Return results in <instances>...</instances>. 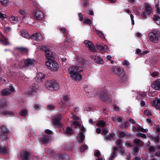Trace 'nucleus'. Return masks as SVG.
I'll list each match as a JSON object with an SVG mask.
<instances>
[{"instance_id":"nucleus-2","label":"nucleus","mask_w":160,"mask_h":160,"mask_svg":"<svg viewBox=\"0 0 160 160\" xmlns=\"http://www.w3.org/2000/svg\"><path fill=\"white\" fill-rule=\"evenodd\" d=\"M149 38L154 43H156L160 38V32L157 29H155L149 33Z\"/></svg>"},{"instance_id":"nucleus-20","label":"nucleus","mask_w":160,"mask_h":160,"mask_svg":"<svg viewBox=\"0 0 160 160\" xmlns=\"http://www.w3.org/2000/svg\"><path fill=\"white\" fill-rule=\"evenodd\" d=\"M22 159L23 160H28L30 158L29 154L25 152H22L20 155Z\"/></svg>"},{"instance_id":"nucleus-33","label":"nucleus","mask_w":160,"mask_h":160,"mask_svg":"<svg viewBox=\"0 0 160 160\" xmlns=\"http://www.w3.org/2000/svg\"><path fill=\"white\" fill-rule=\"evenodd\" d=\"M21 34L22 37L27 38H31L28 34L24 31H22L21 32Z\"/></svg>"},{"instance_id":"nucleus-47","label":"nucleus","mask_w":160,"mask_h":160,"mask_svg":"<svg viewBox=\"0 0 160 160\" xmlns=\"http://www.w3.org/2000/svg\"><path fill=\"white\" fill-rule=\"evenodd\" d=\"M94 156L95 157H99L100 156V153L99 151H96L94 153Z\"/></svg>"},{"instance_id":"nucleus-49","label":"nucleus","mask_w":160,"mask_h":160,"mask_svg":"<svg viewBox=\"0 0 160 160\" xmlns=\"http://www.w3.org/2000/svg\"><path fill=\"white\" fill-rule=\"evenodd\" d=\"M98 34L102 38L104 37L103 34L101 32L99 31H97Z\"/></svg>"},{"instance_id":"nucleus-15","label":"nucleus","mask_w":160,"mask_h":160,"mask_svg":"<svg viewBox=\"0 0 160 160\" xmlns=\"http://www.w3.org/2000/svg\"><path fill=\"white\" fill-rule=\"evenodd\" d=\"M25 66L29 65H34L36 63V61L33 59H28L25 60L24 62Z\"/></svg>"},{"instance_id":"nucleus-11","label":"nucleus","mask_w":160,"mask_h":160,"mask_svg":"<svg viewBox=\"0 0 160 160\" xmlns=\"http://www.w3.org/2000/svg\"><path fill=\"white\" fill-rule=\"evenodd\" d=\"M45 75L41 72L38 73L36 77V81L38 82H43L44 79Z\"/></svg>"},{"instance_id":"nucleus-59","label":"nucleus","mask_w":160,"mask_h":160,"mask_svg":"<svg viewBox=\"0 0 160 160\" xmlns=\"http://www.w3.org/2000/svg\"><path fill=\"white\" fill-rule=\"evenodd\" d=\"M117 148H114V152L112 154V155H111L112 158H113L114 157V156L115 155V153H116V151H117Z\"/></svg>"},{"instance_id":"nucleus-48","label":"nucleus","mask_w":160,"mask_h":160,"mask_svg":"<svg viewBox=\"0 0 160 160\" xmlns=\"http://www.w3.org/2000/svg\"><path fill=\"white\" fill-rule=\"evenodd\" d=\"M83 22L85 23L90 24L91 23V20L89 19H86L84 20Z\"/></svg>"},{"instance_id":"nucleus-46","label":"nucleus","mask_w":160,"mask_h":160,"mask_svg":"<svg viewBox=\"0 0 160 160\" xmlns=\"http://www.w3.org/2000/svg\"><path fill=\"white\" fill-rule=\"evenodd\" d=\"M88 146L87 145L82 146L81 148V151H84L87 149Z\"/></svg>"},{"instance_id":"nucleus-25","label":"nucleus","mask_w":160,"mask_h":160,"mask_svg":"<svg viewBox=\"0 0 160 160\" xmlns=\"http://www.w3.org/2000/svg\"><path fill=\"white\" fill-rule=\"evenodd\" d=\"M10 22L12 23H18V18L12 15L9 18Z\"/></svg>"},{"instance_id":"nucleus-45","label":"nucleus","mask_w":160,"mask_h":160,"mask_svg":"<svg viewBox=\"0 0 160 160\" xmlns=\"http://www.w3.org/2000/svg\"><path fill=\"white\" fill-rule=\"evenodd\" d=\"M139 150L138 147H136L133 150V152L132 153V154H135L139 152Z\"/></svg>"},{"instance_id":"nucleus-32","label":"nucleus","mask_w":160,"mask_h":160,"mask_svg":"<svg viewBox=\"0 0 160 160\" xmlns=\"http://www.w3.org/2000/svg\"><path fill=\"white\" fill-rule=\"evenodd\" d=\"M7 106V104L4 99H2L0 101V108H2Z\"/></svg>"},{"instance_id":"nucleus-28","label":"nucleus","mask_w":160,"mask_h":160,"mask_svg":"<svg viewBox=\"0 0 160 160\" xmlns=\"http://www.w3.org/2000/svg\"><path fill=\"white\" fill-rule=\"evenodd\" d=\"M95 62L99 64L102 63L103 61L102 58L99 56H96L94 58Z\"/></svg>"},{"instance_id":"nucleus-54","label":"nucleus","mask_w":160,"mask_h":160,"mask_svg":"<svg viewBox=\"0 0 160 160\" xmlns=\"http://www.w3.org/2000/svg\"><path fill=\"white\" fill-rule=\"evenodd\" d=\"M45 133L46 134L49 135L52 133V132L50 130H49L47 129L45 130Z\"/></svg>"},{"instance_id":"nucleus-22","label":"nucleus","mask_w":160,"mask_h":160,"mask_svg":"<svg viewBox=\"0 0 160 160\" xmlns=\"http://www.w3.org/2000/svg\"><path fill=\"white\" fill-rule=\"evenodd\" d=\"M132 129L134 131H140L142 132H147L148 131L147 129H144L142 127H141L139 126H138L137 127L133 126L132 128Z\"/></svg>"},{"instance_id":"nucleus-42","label":"nucleus","mask_w":160,"mask_h":160,"mask_svg":"<svg viewBox=\"0 0 160 160\" xmlns=\"http://www.w3.org/2000/svg\"><path fill=\"white\" fill-rule=\"evenodd\" d=\"M119 135L121 137H125L126 135V132L123 131L121 132H119Z\"/></svg>"},{"instance_id":"nucleus-27","label":"nucleus","mask_w":160,"mask_h":160,"mask_svg":"<svg viewBox=\"0 0 160 160\" xmlns=\"http://www.w3.org/2000/svg\"><path fill=\"white\" fill-rule=\"evenodd\" d=\"M1 42L5 45H8L10 44L7 38L3 37L0 40Z\"/></svg>"},{"instance_id":"nucleus-13","label":"nucleus","mask_w":160,"mask_h":160,"mask_svg":"<svg viewBox=\"0 0 160 160\" xmlns=\"http://www.w3.org/2000/svg\"><path fill=\"white\" fill-rule=\"evenodd\" d=\"M30 38L36 41H41L43 40L42 36L40 33H35L30 37Z\"/></svg>"},{"instance_id":"nucleus-51","label":"nucleus","mask_w":160,"mask_h":160,"mask_svg":"<svg viewBox=\"0 0 160 160\" xmlns=\"http://www.w3.org/2000/svg\"><path fill=\"white\" fill-rule=\"evenodd\" d=\"M0 2L2 4L5 5L7 3V0H0Z\"/></svg>"},{"instance_id":"nucleus-57","label":"nucleus","mask_w":160,"mask_h":160,"mask_svg":"<svg viewBox=\"0 0 160 160\" xmlns=\"http://www.w3.org/2000/svg\"><path fill=\"white\" fill-rule=\"evenodd\" d=\"M155 129L158 132H160V128L159 126H156L154 127Z\"/></svg>"},{"instance_id":"nucleus-31","label":"nucleus","mask_w":160,"mask_h":160,"mask_svg":"<svg viewBox=\"0 0 160 160\" xmlns=\"http://www.w3.org/2000/svg\"><path fill=\"white\" fill-rule=\"evenodd\" d=\"M84 90L87 93H88L92 91H94V89L91 86H87L84 88Z\"/></svg>"},{"instance_id":"nucleus-30","label":"nucleus","mask_w":160,"mask_h":160,"mask_svg":"<svg viewBox=\"0 0 160 160\" xmlns=\"http://www.w3.org/2000/svg\"><path fill=\"white\" fill-rule=\"evenodd\" d=\"M153 19L157 24H160V18L158 16L156 15H154L153 17Z\"/></svg>"},{"instance_id":"nucleus-9","label":"nucleus","mask_w":160,"mask_h":160,"mask_svg":"<svg viewBox=\"0 0 160 160\" xmlns=\"http://www.w3.org/2000/svg\"><path fill=\"white\" fill-rule=\"evenodd\" d=\"M33 16L36 19L39 20L42 19L44 17L42 12L38 10L33 13Z\"/></svg>"},{"instance_id":"nucleus-40","label":"nucleus","mask_w":160,"mask_h":160,"mask_svg":"<svg viewBox=\"0 0 160 160\" xmlns=\"http://www.w3.org/2000/svg\"><path fill=\"white\" fill-rule=\"evenodd\" d=\"M87 95L88 97H93L95 94V92L94 91H92L91 92H89L88 93H87Z\"/></svg>"},{"instance_id":"nucleus-23","label":"nucleus","mask_w":160,"mask_h":160,"mask_svg":"<svg viewBox=\"0 0 160 160\" xmlns=\"http://www.w3.org/2000/svg\"><path fill=\"white\" fill-rule=\"evenodd\" d=\"M112 119L114 121L121 122L123 121V118L120 116H114L112 117Z\"/></svg>"},{"instance_id":"nucleus-17","label":"nucleus","mask_w":160,"mask_h":160,"mask_svg":"<svg viewBox=\"0 0 160 160\" xmlns=\"http://www.w3.org/2000/svg\"><path fill=\"white\" fill-rule=\"evenodd\" d=\"M152 106L154 107L156 109L160 110V99H158L156 98L155 100L152 103Z\"/></svg>"},{"instance_id":"nucleus-19","label":"nucleus","mask_w":160,"mask_h":160,"mask_svg":"<svg viewBox=\"0 0 160 160\" xmlns=\"http://www.w3.org/2000/svg\"><path fill=\"white\" fill-rule=\"evenodd\" d=\"M81 132H80L78 134V142L79 143H81L83 140L84 139L85 136H84V135L83 132H84L83 131H81ZM86 131V130L85 129V131H84V132H85Z\"/></svg>"},{"instance_id":"nucleus-6","label":"nucleus","mask_w":160,"mask_h":160,"mask_svg":"<svg viewBox=\"0 0 160 160\" xmlns=\"http://www.w3.org/2000/svg\"><path fill=\"white\" fill-rule=\"evenodd\" d=\"M97 96L101 98L102 101L108 102L111 100V99L109 97V95L103 91H101L98 93L97 94Z\"/></svg>"},{"instance_id":"nucleus-50","label":"nucleus","mask_w":160,"mask_h":160,"mask_svg":"<svg viewBox=\"0 0 160 160\" xmlns=\"http://www.w3.org/2000/svg\"><path fill=\"white\" fill-rule=\"evenodd\" d=\"M6 15L4 14L0 13V18L3 20L4 18H6Z\"/></svg>"},{"instance_id":"nucleus-44","label":"nucleus","mask_w":160,"mask_h":160,"mask_svg":"<svg viewBox=\"0 0 160 160\" xmlns=\"http://www.w3.org/2000/svg\"><path fill=\"white\" fill-rule=\"evenodd\" d=\"M6 148L0 146V152L4 153L6 152Z\"/></svg>"},{"instance_id":"nucleus-62","label":"nucleus","mask_w":160,"mask_h":160,"mask_svg":"<svg viewBox=\"0 0 160 160\" xmlns=\"http://www.w3.org/2000/svg\"><path fill=\"white\" fill-rule=\"evenodd\" d=\"M10 29L11 28L9 27H6L5 28V30L7 32H9Z\"/></svg>"},{"instance_id":"nucleus-38","label":"nucleus","mask_w":160,"mask_h":160,"mask_svg":"<svg viewBox=\"0 0 160 160\" xmlns=\"http://www.w3.org/2000/svg\"><path fill=\"white\" fill-rule=\"evenodd\" d=\"M134 142L135 143L139 145H141L143 144V142L140 140L137 139L134 140Z\"/></svg>"},{"instance_id":"nucleus-36","label":"nucleus","mask_w":160,"mask_h":160,"mask_svg":"<svg viewBox=\"0 0 160 160\" xmlns=\"http://www.w3.org/2000/svg\"><path fill=\"white\" fill-rule=\"evenodd\" d=\"M97 125L100 127H103L105 125V123L104 121L100 120L97 123Z\"/></svg>"},{"instance_id":"nucleus-8","label":"nucleus","mask_w":160,"mask_h":160,"mask_svg":"<svg viewBox=\"0 0 160 160\" xmlns=\"http://www.w3.org/2000/svg\"><path fill=\"white\" fill-rule=\"evenodd\" d=\"M15 92L13 87L12 86H9V88L3 90L2 92V94L4 96L9 95L11 92Z\"/></svg>"},{"instance_id":"nucleus-1","label":"nucleus","mask_w":160,"mask_h":160,"mask_svg":"<svg viewBox=\"0 0 160 160\" xmlns=\"http://www.w3.org/2000/svg\"><path fill=\"white\" fill-rule=\"evenodd\" d=\"M87 65L86 61L82 60L80 64L76 66H72L69 67L68 72L71 77L76 80H80L82 78L81 72L83 71V68L85 67Z\"/></svg>"},{"instance_id":"nucleus-35","label":"nucleus","mask_w":160,"mask_h":160,"mask_svg":"<svg viewBox=\"0 0 160 160\" xmlns=\"http://www.w3.org/2000/svg\"><path fill=\"white\" fill-rule=\"evenodd\" d=\"M28 111L26 109L22 110L20 112V115L23 117L25 116L28 113Z\"/></svg>"},{"instance_id":"nucleus-4","label":"nucleus","mask_w":160,"mask_h":160,"mask_svg":"<svg viewBox=\"0 0 160 160\" xmlns=\"http://www.w3.org/2000/svg\"><path fill=\"white\" fill-rule=\"evenodd\" d=\"M73 119L75 120V121H73L71 124L72 128H75L76 127L78 126L79 127L80 130H82L84 132L85 131V128L81 123L79 118L74 115V116H73Z\"/></svg>"},{"instance_id":"nucleus-61","label":"nucleus","mask_w":160,"mask_h":160,"mask_svg":"<svg viewBox=\"0 0 160 160\" xmlns=\"http://www.w3.org/2000/svg\"><path fill=\"white\" fill-rule=\"evenodd\" d=\"M78 17H79V19L80 21H82L83 20V18L81 13H79L78 14Z\"/></svg>"},{"instance_id":"nucleus-26","label":"nucleus","mask_w":160,"mask_h":160,"mask_svg":"<svg viewBox=\"0 0 160 160\" xmlns=\"http://www.w3.org/2000/svg\"><path fill=\"white\" fill-rule=\"evenodd\" d=\"M50 138L48 137L43 136L40 140H39L41 143H47L50 140Z\"/></svg>"},{"instance_id":"nucleus-52","label":"nucleus","mask_w":160,"mask_h":160,"mask_svg":"<svg viewBox=\"0 0 160 160\" xmlns=\"http://www.w3.org/2000/svg\"><path fill=\"white\" fill-rule=\"evenodd\" d=\"M130 18L132 21V25L134 24V16L132 15V14H130Z\"/></svg>"},{"instance_id":"nucleus-63","label":"nucleus","mask_w":160,"mask_h":160,"mask_svg":"<svg viewBox=\"0 0 160 160\" xmlns=\"http://www.w3.org/2000/svg\"><path fill=\"white\" fill-rule=\"evenodd\" d=\"M158 74L157 72H154L152 73V77H154L157 76Z\"/></svg>"},{"instance_id":"nucleus-3","label":"nucleus","mask_w":160,"mask_h":160,"mask_svg":"<svg viewBox=\"0 0 160 160\" xmlns=\"http://www.w3.org/2000/svg\"><path fill=\"white\" fill-rule=\"evenodd\" d=\"M45 87L48 89L51 90H58L59 88L58 84L55 81L49 80L46 82Z\"/></svg>"},{"instance_id":"nucleus-7","label":"nucleus","mask_w":160,"mask_h":160,"mask_svg":"<svg viewBox=\"0 0 160 160\" xmlns=\"http://www.w3.org/2000/svg\"><path fill=\"white\" fill-rule=\"evenodd\" d=\"M40 49L45 51L46 58L48 61L54 59L52 52L47 49L46 46H42L40 48Z\"/></svg>"},{"instance_id":"nucleus-10","label":"nucleus","mask_w":160,"mask_h":160,"mask_svg":"<svg viewBox=\"0 0 160 160\" xmlns=\"http://www.w3.org/2000/svg\"><path fill=\"white\" fill-rule=\"evenodd\" d=\"M84 43L87 47L89 48V50L92 52H95L96 50L93 44L89 41H85Z\"/></svg>"},{"instance_id":"nucleus-60","label":"nucleus","mask_w":160,"mask_h":160,"mask_svg":"<svg viewBox=\"0 0 160 160\" xmlns=\"http://www.w3.org/2000/svg\"><path fill=\"white\" fill-rule=\"evenodd\" d=\"M136 52L137 54H139L140 55H141V53H142V52H141V50L140 49H137L136 50Z\"/></svg>"},{"instance_id":"nucleus-55","label":"nucleus","mask_w":160,"mask_h":160,"mask_svg":"<svg viewBox=\"0 0 160 160\" xmlns=\"http://www.w3.org/2000/svg\"><path fill=\"white\" fill-rule=\"evenodd\" d=\"M123 64L124 65L128 66L129 65L130 63L128 62L127 60H125L123 62Z\"/></svg>"},{"instance_id":"nucleus-53","label":"nucleus","mask_w":160,"mask_h":160,"mask_svg":"<svg viewBox=\"0 0 160 160\" xmlns=\"http://www.w3.org/2000/svg\"><path fill=\"white\" fill-rule=\"evenodd\" d=\"M40 105L39 104H35L34 105V108L36 110H38L39 109Z\"/></svg>"},{"instance_id":"nucleus-41","label":"nucleus","mask_w":160,"mask_h":160,"mask_svg":"<svg viewBox=\"0 0 160 160\" xmlns=\"http://www.w3.org/2000/svg\"><path fill=\"white\" fill-rule=\"evenodd\" d=\"M18 12L20 14H21L23 16V18H24V15L26 14L25 11L23 10L20 9V10H19Z\"/></svg>"},{"instance_id":"nucleus-34","label":"nucleus","mask_w":160,"mask_h":160,"mask_svg":"<svg viewBox=\"0 0 160 160\" xmlns=\"http://www.w3.org/2000/svg\"><path fill=\"white\" fill-rule=\"evenodd\" d=\"M64 132L65 133L68 134H71L73 133L72 129L69 127H67L65 130Z\"/></svg>"},{"instance_id":"nucleus-37","label":"nucleus","mask_w":160,"mask_h":160,"mask_svg":"<svg viewBox=\"0 0 160 160\" xmlns=\"http://www.w3.org/2000/svg\"><path fill=\"white\" fill-rule=\"evenodd\" d=\"M2 113L5 115H8L9 116H11L14 114L13 112L9 111L4 112H2Z\"/></svg>"},{"instance_id":"nucleus-16","label":"nucleus","mask_w":160,"mask_h":160,"mask_svg":"<svg viewBox=\"0 0 160 160\" xmlns=\"http://www.w3.org/2000/svg\"><path fill=\"white\" fill-rule=\"evenodd\" d=\"M97 46L98 49L101 52H105L108 50V47L106 45L103 46L99 44H97Z\"/></svg>"},{"instance_id":"nucleus-43","label":"nucleus","mask_w":160,"mask_h":160,"mask_svg":"<svg viewBox=\"0 0 160 160\" xmlns=\"http://www.w3.org/2000/svg\"><path fill=\"white\" fill-rule=\"evenodd\" d=\"M144 114L148 116H150L151 115V112L148 110L144 111Z\"/></svg>"},{"instance_id":"nucleus-12","label":"nucleus","mask_w":160,"mask_h":160,"mask_svg":"<svg viewBox=\"0 0 160 160\" xmlns=\"http://www.w3.org/2000/svg\"><path fill=\"white\" fill-rule=\"evenodd\" d=\"M61 116L60 114H58L55 116L53 119L54 124L58 127L60 126L61 125L60 120L61 119Z\"/></svg>"},{"instance_id":"nucleus-39","label":"nucleus","mask_w":160,"mask_h":160,"mask_svg":"<svg viewBox=\"0 0 160 160\" xmlns=\"http://www.w3.org/2000/svg\"><path fill=\"white\" fill-rule=\"evenodd\" d=\"M64 157L67 158L68 157L66 156H63L62 155H57L56 157L57 159L58 160H62V158Z\"/></svg>"},{"instance_id":"nucleus-58","label":"nucleus","mask_w":160,"mask_h":160,"mask_svg":"<svg viewBox=\"0 0 160 160\" xmlns=\"http://www.w3.org/2000/svg\"><path fill=\"white\" fill-rule=\"evenodd\" d=\"M108 129L107 128H104L102 130V132L104 134H107L108 133Z\"/></svg>"},{"instance_id":"nucleus-21","label":"nucleus","mask_w":160,"mask_h":160,"mask_svg":"<svg viewBox=\"0 0 160 160\" xmlns=\"http://www.w3.org/2000/svg\"><path fill=\"white\" fill-rule=\"evenodd\" d=\"M37 90V87L35 85L32 86L28 88V93L29 94H31L36 92Z\"/></svg>"},{"instance_id":"nucleus-14","label":"nucleus","mask_w":160,"mask_h":160,"mask_svg":"<svg viewBox=\"0 0 160 160\" xmlns=\"http://www.w3.org/2000/svg\"><path fill=\"white\" fill-rule=\"evenodd\" d=\"M149 150L150 152H155L156 155L157 156H160V146H157L155 148L151 147L149 148Z\"/></svg>"},{"instance_id":"nucleus-29","label":"nucleus","mask_w":160,"mask_h":160,"mask_svg":"<svg viewBox=\"0 0 160 160\" xmlns=\"http://www.w3.org/2000/svg\"><path fill=\"white\" fill-rule=\"evenodd\" d=\"M145 6L146 7V13L148 14H150L151 12L152 9L149 5L147 3H145Z\"/></svg>"},{"instance_id":"nucleus-5","label":"nucleus","mask_w":160,"mask_h":160,"mask_svg":"<svg viewBox=\"0 0 160 160\" xmlns=\"http://www.w3.org/2000/svg\"><path fill=\"white\" fill-rule=\"evenodd\" d=\"M46 64L49 69L52 70L56 71L58 69V65L54 59L46 62Z\"/></svg>"},{"instance_id":"nucleus-24","label":"nucleus","mask_w":160,"mask_h":160,"mask_svg":"<svg viewBox=\"0 0 160 160\" xmlns=\"http://www.w3.org/2000/svg\"><path fill=\"white\" fill-rule=\"evenodd\" d=\"M15 50H17L19 52L22 53L23 54L27 53L28 50L27 49L22 47H17L15 48Z\"/></svg>"},{"instance_id":"nucleus-18","label":"nucleus","mask_w":160,"mask_h":160,"mask_svg":"<svg viewBox=\"0 0 160 160\" xmlns=\"http://www.w3.org/2000/svg\"><path fill=\"white\" fill-rule=\"evenodd\" d=\"M152 87L155 89H160V79L157 80L153 82L152 84Z\"/></svg>"},{"instance_id":"nucleus-64","label":"nucleus","mask_w":160,"mask_h":160,"mask_svg":"<svg viewBox=\"0 0 160 160\" xmlns=\"http://www.w3.org/2000/svg\"><path fill=\"white\" fill-rule=\"evenodd\" d=\"M156 9L157 10V12L159 14H160V8L158 6H157Z\"/></svg>"},{"instance_id":"nucleus-56","label":"nucleus","mask_w":160,"mask_h":160,"mask_svg":"<svg viewBox=\"0 0 160 160\" xmlns=\"http://www.w3.org/2000/svg\"><path fill=\"white\" fill-rule=\"evenodd\" d=\"M121 142L120 140H118L117 142H116L117 145L118 147H120V144Z\"/></svg>"}]
</instances>
